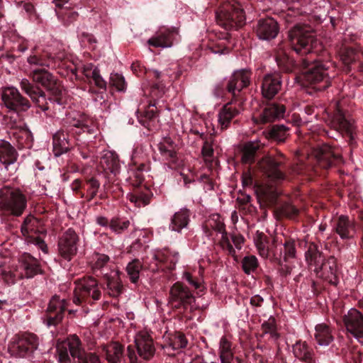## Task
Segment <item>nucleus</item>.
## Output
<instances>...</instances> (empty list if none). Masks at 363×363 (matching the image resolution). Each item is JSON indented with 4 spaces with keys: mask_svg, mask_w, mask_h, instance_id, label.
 <instances>
[{
    "mask_svg": "<svg viewBox=\"0 0 363 363\" xmlns=\"http://www.w3.org/2000/svg\"><path fill=\"white\" fill-rule=\"evenodd\" d=\"M39 345L38 337L30 333L15 335L8 345L9 352L16 357L30 358Z\"/></svg>",
    "mask_w": 363,
    "mask_h": 363,
    "instance_id": "nucleus-7",
    "label": "nucleus"
},
{
    "mask_svg": "<svg viewBox=\"0 0 363 363\" xmlns=\"http://www.w3.org/2000/svg\"><path fill=\"white\" fill-rule=\"evenodd\" d=\"M26 192L18 187L4 186L0 188V210L3 214L20 217L28 206Z\"/></svg>",
    "mask_w": 363,
    "mask_h": 363,
    "instance_id": "nucleus-3",
    "label": "nucleus"
},
{
    "mask_svg": "<svg viewBox=\"0 0 363 363\" xmlns=\"http://www.w3.org/2000/svg\"><path fill=\"white\" fill-rule=\"evenodd\" d=\"M9 116L6 118V125L13 130V134L15 135L17 130H19L21 133L28 135L29 133L28 130L24 128V123L22 121L20 116L17 113L18 111H11Z\"/></svg>",
    "mask_w": 363,
    "mask_h": 363,
    "instance_id": "nucleus-45",
    "label": "nucleus"
},
{
    "mask_svg": "<svg viewBox=\"0 0 363 363\" xmlns=\"http://www.w3.org/2000/svg\"><path fill=\"white\" fill-rule=\"evenodd\" d=\"M305 257L308 265L314 267V272L318 277L331 285L337 286L338 284L337 267L334 257H330L324 262L323 255L315 247H309L306 252Z\"/></svg>",
    "mask_w": 363,
    "mask_h": 363,
    "instance_id": "nucleus-4",
    "label": "nucleus"
},
{
    "mask_svg": "<svg viewBox=\"0 0 363 363\" xmlns=\"http://www.w3.org/2000/svg\"><path fill=\"white\" fill-rule=\"evenodd\" d=\"M242 108L240 103L235 101L225 104L218 113V125L221 130L228 129L233 120L240 114Z\"/></svg>",
    "mask_w": 363,
    "mask_h": 363,
    "instance_id": "nucleus-25",
    "label": "nucleus"
},
{
    "mask_svg": "<svg viewBox=\"0 0 363 363\" xmlns=\"http://www.w3.org/2000/svg\"><path fill=\"white\" fill-rule=\"evenodd\" d=\"M129 225L130 221L128 220L113 218L110 220V229L117 234L124 232Z\"/></svg>",
    "mask_w": 363,
    "mask_h": 363,
    "instance_id": "nucleus-57",
    "label": "nucleus"
},
{
    "mask_svg": "<svg viewBox=\"0 0 363 363\" xmlns=\"http://www.w3.org/2000/svg\"><path fill=\"white\" fill-rule=\"evenodd\" d=\"M20 268L22 271V277L27 279L33 278L43 272L39 261L27 253L24 254L21 258Z\"/></svg>",
    "mask_w": 363,
    "mask_h": 363,
    "instance_id": "nucleus-28",
    "label": "nucleus"
},
{
    "mask_svg": "<svg viewBox=\"0 0 363 363\" xmlns=\"http://www.w3.org/2000/svg\"><path fill=\"white\" fill-rule=\"evenodd\" d=\"M67 304L65 299L54 296L49 302L45 314L42 317L43 323L48 327L58 324L63 318Z\"/></svg>",
    "mask_w": 363,
    "mask_h": 363,
    "instance_id": "nucleus-18",
    "label": "nucleus"
},
{
    "mask_svg": "<svg viewBox=\"0 0 363 363\" xmlns=\"http://www.w3.org/2000/svg\"><path fill=\"white\" fill-rule=\"evenodd\" d=\"M28 62L34 67H54L55 65L52 64L51 60H46L43 57H40L36 55H30L28 57ZM38 68V67H35Z\"/></svg>",
    "mask_w": 363,
    "mask_h": 363,
    "instance_id": "nucleus-59",
    "label": "nucleus"
},
{
    "mask_svg": "<svg viewBox=\"0 0 363 363\" xmlns=\"http://www.w3.org/2000/svg\"><path fill=\"white\" fill-rule=\"evenodd\" d=\"M152 331L147 327L135 329L134 342L138 354L144 359H150L155 352Z\"/></svg>",
    "mask_w": 363,
    "mask_h": 363,
    "instance_id": "nucleus-13",
    "label": "nucleus"
},
{
    "mask_svg": "<svg viewBox=\"0 0 363 363\" xmlns=\"http://www.w3.org/2000/svg\"><path fill=\"white\" fill-rule=\"evenodd\" d=\"M100 164L104 169L107 181L104 184L106 192L118 197L121 195L122 188L117 176L121 171V163L118 155L113 151H108L101 159Z\"/></svg>",
    "mask_w": 363,
    "mask_h": 363,
    "instance_id": "nucleus-5",
    "label": "nucleus"
},
{
    "mask_svg": "<svg viewBox=\"0 0 363 363\" xmlns=\"http://www.w3.org/2000/svg\"><path fill=\"white\" fill-rule=\"evenodd\" d=\"M277 66L284 72L291 71L292 62L286 55H277L275 57Z\"/></svg>",
    "mask_w": 363,
    "mask_h": 363,
    "instance_id": "nucleus-62",
    "label": "nucleus"
},
{
    "mask_svg": "<svg viewBox=\"0 0 363 363\" xmlns=\"http://www.w3.org/2000/svg\"><path fill=\"white\" fill-rule=\"evenodd\" d=\"M1 99L10 111H26L30 107L28 100L23 98L13 86L5 87L2 90Z\"/></svg>",
    "mask_w": 363,
    "mask_h": 363,
    "instance_id": "nucleus-21",
    "label": "nucleus"
},
{
    "mask_svg": "<svg viewBox=\"0 0 363 363\" xmlns=\"http://www.w3.org/2000/svg\"><path fill=\"white\" fill-rule=\"evenodd\" d=\"M339 55L342 62L348 66L355 61L357 52L354 48L345 46L340 49Z\"/></svg>",
    "mask_w": 363,
    "mask_h": 363,
    "instance_id": "nucleus-54",
    "label": "nucleus"
},
{
    "mask_svg": "<svg viewBox=\"0 0 363 363\" xmlns=\"http://www.w3.org/2000/svg\"><path fill=\"white\" fill-rule=\"evenodd\" d=\"M39 225L40 221L35 217L28 215L24 218L21 231L28 244L34 245L44 253H48V245L44 240L39 236L33 235L40 233Z\"/></svg>",
    "mask_w": 363,
    "mask_h": 363,
    "instance_id": "nucleus-14",
    "label": "nucleus"
},
{
    "mask_svg": "<svg viewBox=\"0 0 363 363\" xmlns=\"http://www.w3.org/2000/svg\"><path fill=\"white\" fill-rule=\"evenodd\" d=\"M216 18L222 23H240L245 20L244 10L237 2H226L220 5L216 12Z\"/></svg>",
    "mask_w": 363,
    "mask_h": 363,
    "instance_id": "nucleus-20",
    "label": "nucleus"
},
{
    "mask_svg": "<svg viewBox=\"0 0 363 363\" xmlns=\"http://www.w3.org/2000/svg\"><path fill=\"white\" fill-rule=\"evenodd\" d=\"M332 229L342 240L353 239L357 233L355 222L345 215H340L333 220Z\"/></svg>",
    "mask_w": 363,
    "mask_h": 363,
    "instance_id": "nucleus-23",
    "label": "nucleus"
},
{
    "mask_svg": "<svg viewBox=\"0 0 363 363\" xmlns=\"http://www.w3.org/2000/svg\"><path fill=\"white\" fill-rule=\"evenodd\" d=\"M342 322L346 334L363 345V314L355 308H351L343 316Z\"/></svg>",
    "mask_w": 363,
    "mask_h": 363,
    "instance_id": "nucleus-15",
    "label": "nucleus"
},
{
    "mask_svg": "<svg viewBox=\"0 0 363 363\" xmlns=\"http://www.w3.org/2000/svg\"><path fill=\"white\" fill-rule=\"evenodd\" d=\"M314 339L319 346L330 345L334 340L332 328L325 323L317 324L315 327Z\"/></svg>",
    "mask_w": 363,
    "mask_h": 363,
    "instance_id": "nucleus-34",
    "label": "nucleus"
},
{
    "mask_svg": "<svg viewBox=\"0 0 363 363\" xmlns=\"http://www.w3.org/2000/svg\"><path fill=\"white\" fill-rule=\"evenodd\" d=\"M303 65L308 68L303 74V79L306 84L317 91L325 90L330 85V79L335 77L332 74L335 70V65L332 61L318 59L310 63V60L305 58L303 60Z\"/></svg>",
    "mask_w": 363,
    "mask_h": 363,
    "instance_id": "nucleus-1",
    "label": "nucleus"
},
{
    "mask_svg": "<svg viewBox=\"0 0 363 363\" xmlns=\"http://www.w3.org/2000/svg\"><path fill=\"white\" fill-rule=\"evenodd\" d=\"M218 354L220 363H231L234 354L232 350V343L225 336H223L219 342Z\"/></svg>",
    "mask_w": 363,
    "mask_h": 363,
    "instance_id": "nucleus-44",
    "label": "nucleus"
},
{
    "mask_svg": "<svg viewBox=\"0 0 363 363\" xmlns=\"http://www.w3.org/2000/svg\"><path fill=\"white\" fill-rule=\"evenodd\" d=\"M181 40L179 28L162 26L160 30L147 40L150 46L169 48L177 44Z\"/></svg>",
    "mask_w": 363,
    "mask_h": 363,
    "instance_id": "nucleus-16",
    "label": "nucleus"
},
{
    "mask_svg": "<svg viewBox=\"0 0 363 363\" xmlns=\"http://www.w3.org/2000/svg\"><path fill=\"white\" fill-rule=\"evenodd\" d=\"M66 123L68 124V131L80 136L84 135L83 139L89 140L94 138L96 133V125L91 118L87 116L71 112L67 114Z\"/></svg>",
    "mask_w": 363,
    "mask_h": 363,
    "instance_id": "nucleus-8",
    "label": "nucleus"
},
{
    "mask_svg": "<svg viewBox=\"0 0 363 363\" xmlns=\"http://www.w3.org/2000/svg\"><path fill=\"white\" fill-rule=\"evenodd\" d=\"M106 279L105 291L111 297H118L122 292L123 285L118 269H111L110 274L104 277Z\"/></svg>",
    "mask_w": 363,
    "mask_h": 363,
    "instance_id": "nucleus-33",
    "label": "nucleus"
},
{
    "mask_svg": "<svg viewBox=\"0 0 363 363\" xmlns=\"http://www.w3.org/2000/svg\"><path fill=\"white\" fill-rule=\"evenodd\" d=\"M148 167L145 164H140L139 166L133 165L128 171L129 179L133 181V185L140 184L144 180V172H147Z\"/></svg>",
    "mask_w": 363,
    "mask_h": 363,
    "instance_id": "nucleus-50",
    "label": "nucleus"
},
{
    "mask_svg": "<svg viewBox=\"0 0 363 363\" xmlns=\"http://www.w3.org/2000/svg\"><path fill=\"white\" fill-rule=\"evenodd\" d=\"M21 89L29 96L31 100L42 111H45L50 109V104L62 106L64 101L61 98L54 97L48 99L45 93L38 86H33L27 79H22L20 83Z\"/></svg>",
    "mask_w": 363,
    "mask_h": 363,
    "instance_id": "nucleus-11",
    "label": "nucleus"
},
{
    "mask_svg": "<svg viewBox=\"0 0 363 363\" xmlns=\"http://www.w3.org/2000/svg\"><path fill=\"white\" fill-rule=\"evenodd\" d=\"M52 145L55 157H60L69 150V140L63 130H60L53 135Z\"/></svg>",
    "mask_w": 363,
    "mask_h": 363,
    "instance_id": "nucleus-36",
    "label": "nucleus"
},
{
    "mask_svg": "<svg viewBox=\"0 0 363 363\" xmlns=\"http://www.w3.org/2000/svg\"><path fill=\"white\" fill-rule=\"evenodd\" d=\"M204 235L208 238H212V230L220 233L225 230L223 219L219 213H211L206 219L202 225Z\"/></svg>",
    "mask_w": 363,
    "mask_h": 363,
    "instance_id": "nucleus-31",
    "label": "nucleus"
},
{
    "mask_svg": "<svg viewBox=\"0 0 363 363\" xmlns=\"http://www.w3.org/2000/svg\"><path fill=\"white\" fill-rule=\"evenodd\" d=\"M80 363H101V360L98 355L95 353H85L81 359H78Z\"/></svg>",
    "mask_w": 363,
    "mask_h": 363,
    "instance_id": "nucleus-64",
    "label": "nucleus"
},
{
    "mask_svg": "<svg viewBox=\"0 0 363 363\" xmlns=\"http://www.w3.org/2000/svg\"><path fill=\"white\" fill-rule=\"evenodd\" d=\"M169 305L183 312H193L201 308L189 288L179 282H176L169 290Z\"/></svg>",
    "mask_w": 363,
    "mask_h": 363,
    "instance_id": "nucleus-6",
    "label": "nucleus"
},
{
    "mask_svg": "<svg viewBox=\"0 0 363 363\" xmlns=\"http://www.w3.org/2000/svg\"><path fill=\"white\" fill-rule=\"evenodd\" d=\"M86 185L89 199H94L98 193L100 187V182L96 178L91 177L86 181Z\"/></svg>",
    "mask_w": 363,
    "mask_h": 363,
    "instance_id": "nucleus-61",
    "label": "nucleus"
},
{
    "mask_svg": "<svg viewBox=\"0 0 363 363\" xmlns=\"http://www.w3.org/2000/svg\"><path fill=\"white\" fill-rule=\"evenodd\" d=\"M333 106L335 111L330 121L331 128L339 133L345 132L347 133H351L353 128V122L343 110L342 102L337 101Z\"/></svg>",
    "mask_w": 363,
    "mask_h": 363,
    "instance_id": "nucleus-24",
    "label": "nucleus"
},
{
    "mask_svg": "<svg viewBox=\"0 0 363 363\" xmlns=\"http://www.w3.org/2000/svg\"><path fill=\"white\" fill-rule=\"evenodd\" d=\"M161 156L168 162L176 164L177 161L175 145L170 138H165L159 144Z\"/></svg>",
    "mask_w": 363,
    "mask_h": 363,
    "instance_id": "nucleus-38",
    "label": "nucleus"
},
{
    "mask_svg": "<svg viewBox=\"0 0 363 363\" xmlns=\"http://www.w3.org/2000/svg\"><path fill=\"white\" fill-rule=\"evenodd\" d=\"M92 270L97 275L103 277L110 274L111 269H116L110 258L105 254L96 253L90 262Z\"/></svg>",
    "mask_w": 363,
    "mask_h": 363,
    "instance_id": "nucleus-29",
    "label": "nucleus"
},
{
    "mask_svg": "<svg viewBox=\"0 0 363 363\" xmlns=\"http://www.w3.org/2000/svg\"><path fill=\"white\" fill-rule=\"evenodd\" d=\"M306 24H296L289 32V39L292 49L298 55H322L326 52L322 43L315 38Z\"/></svg>",
    "mask_w": 363,
    "mask_h": 363,
    "instance_id": "nucleus-2",
    "label": "nucleus"
},
{
    "mask_svg": "<svg viewBox=\"0 0 363 363\" xmlns=\"http://www.w3.org/2000/svg\"><path fill=\"white\" fill-rule=\"evenodd\" d=\"M57 353L60 363H71L69 354L73 358L81 359L84 354V351L78 336L72 335L69 336L66 341L57 345Z\"/></svg>",
    "mask_w": 363,
    "mask_h": 363,
    "instance_id": "nucleus-12",
    "label": "nucleus"
},
{
    "mask_svg": "<svg viewBox=\"0 0 363 363\" xmlns=\"http://www.w3.org/2000/svg\"><path fill=\"white\" fill-rule=\"evenodd\" d=\"M110 84L116 91L125 92L127 84L124 77L118 73H111L110 76Z\"/></svg>",
    "mask_w": 363,
    "mask_h": 363,
    "instance_id": "nucleus-55",
    "label": "nucleus"
},
{
    "mask_svg": "<svg viewBox=\"0 0 363 363\" xmlns=\"http://www.w3.org/2000/svg\"><path fill=\"white\" fill-rule=\"evenodd\" d=\"M294 356L306 363H315L313 350L306 342L298 340L292 347Z\"/></svg>",
    "mask_w": 363,
    "mask_h": 363,
    "instance_id": "nucleus-35",
    "label": "nucleus"
},
{
    "mask_svg": "<svg viewBox=\"0 0 363 363\" xmlns=\"http://www.w3.org/2000/svg\"><path fill=\"white\" fill-rule=\"evenodd\" d=\"M61 11H56L57 16L62 18V21H67V23H72L77 21L78 13L72 10L67 9L60 8Z\"/></svg>",
    "mask_w": 363,
    "mask_h": 363,
    "instance_id": "nucleus-60",
    "label": "nucleus"
},
{
    "mask_svg": "<svg viewBox=\"0 0 363 363\" xmlns=\"http://www.w3.org/2000/svg\"><path fill=\"white\" fill-rule=\"evenodd\" d=\"M275 258H281L284 262H287L289 258H294L296 256L295 242L294 240H289L283 245H277L274 252Z\"/></svg>",
    "mask_w": 363,
    "mask_h": 363,
    "instance_id": "nucleus-41",
    "label": "nucleus"
},
{
    "mask_svg": "<svg viewBox=\"0 0 363 363\" xmlns=\"http://www.w3.org/2000/svg\"><path fill=\"white\" fill-rule=\"evenodd\" d=\"M261 329L264 334H269L270 337L274 340L279 337V335L277 333L276 320L272 315L262 323Z\"/></svg>",
    "mask_w": 363,
    "mask_h": 363,
    "instance_id": "nucleus-51",
    "label": "nucleus"
},
{
    "mask_svg": "<svg viewBox=\"0 0 363 363\" xmlns=\"http://www.w3.org/2000/svg\"><path fill=\"white\" fill-rule=\"evenodd\" d=\"M220 234H221L220 245L222 248L224 250H226L229 255L235 256V250L230 242L226 230L224 233H220Z\"/></svg>",
    "mask_w": 363,
    "mask_h": 363,
    "instance_id": "nucleus-63",
    "label": "nucleus"
},
{
    "mask_svg": "<svg viewBox=\"0 0 363 363\" xmlns=\"http://www.w3.org/2000/svg\"><path fill=\"white\" fill-rule=\"evenodd\" d=\"M286 108L284 105L277 103L268 104L260 114L259 118L262 123H271L275 120L284 117Z\"/></svg>",
    "mask_w": 363,
    "mask_h": 363,
    "instance_id": "nucleus-32",
    "label": "nucleus"
},
{
    "mask_svg": "<svg viewBox=\"0 0 363 363\" xmlns=\"http://www.w3.org/2000/svg\"><path fill=\"white\" fill-rule=\"evenodd\" d=\"M242 269L245 274H250L258 267V261L255 255L245 256L242 260Z\"/></svg>",
    "mask_w": 363,
    "mask_h": 363,
    "instance_id": "nucleus-56",
    "label": "nucleus"
},
{
    "mask_svg": "<svg viewBox=\"0 0 363 363\" xmlns=\"http://www.w3.org/2000/svg\"><path fill=\"white\" fill-rule=\"evenodd\" d=\"M179 257L178 252L169 250L154 253L152 256V262L147 266V269L152 272L163 271L165 269L172 270L174 269Z\"/></svg>",
    "mask_w": 363,
    "mask_h": 363,
    "instance_id": "nucleus-19",
    "label": "nucleus"
},
{
    "mask_svg": "<svg viewBox=\"0 0 363 363\" xmlns=\"http://www.w3.org/2000/svg\"><path fill=\"white\" fill-rule=\"evenodd\" d=\"M33 81L44 86H48L53 82V76L44 68H33Z\"/></svg>",
    "mask_w": 363,
    "mask_h": 363,
    "instance_id": "nucleus-47",
    "label": "nucleus"
},
{
    "mask_svg": "<svg viewBox=\"0 0 363 363\" xmlns=\"http://www.w3.org/2000/svg\"><path fill=\"white\" fill-rule=\"evenodd\" d=\"M269 135L272 139L282 143L289 135V128L284 125H275L270 130Z\"/></svg>",
    "mask_w": 363,
    "mask_h": 363,
    "instance_id": "nucleus-52",
    "label": "nucleus"
},
{
    "mask_svg": "<svg viewBox=\"0 0 363 363\" xmlns=\"http://www.w3.org/2000/svg\"><path fill=\"white\" fill-rule=\"evenodd\" d=\"M141 269L142 264L139 259H135L128 264L126 272L132 283L138 281Z\"/></svg>",
    "mask_w": 363,
    "mask_h": 363,
    "instance_id": "nucleus-53",
    "label": "nucleus"
},
{
    "mask_svg": "<svg viewBox=\"0 0 363 363\" xmlns=\"http://www.w3.org/2000/svg\"><path fill=\"white\" fill-rule=\"evenodd\" d=\"M254 242L259 255L263 258H267L269 255L267 237L263 233L257 232L254 238Z\"/></svg>",
    "mask_w": 363,
    "mask_h": 363,
    "instance_id": "nucleus-46",
    "label": "nucleus"
},
{
    "mask_svg": "<svg viewBox=\"0 0 363 363\" xmlns=\"http://www.w3.org/2000/svg\"><path fill=\"white\" fill-rule=\"evenodd\" d=\"M16 160L17 152L15 148L8 141L0 140V163L7 167Z\"/></svg>",
    "mask_w": 363,
    "mask_h": 363,
    "instance_id": "nucleus-37",
    "label": "nucleus"
},
{
    "mask_svg": "<svg viewBox=\"0 0 363 363\" xmlns=\"http://www.w3.org/2000/svg\"><path fill=\"white\" fill-rule=\"evenodd\" d=\"M281 80L278 72L267 74L264 76L262 83V94L266 99H272L280 90Z\"/></svg>",
    "mask_w": 363,
    "mask_h": 363,
    "instance_id": "nucleus-27",
    "label": "nucleus"
},
{
    "mask_svg": "<svg viewBox=\"0 0 363 363\" xmlns=\"http://www.w3.org/2000/svg\"><path fill=\"white\" fill-rule=\"evenodd\" d=\"M313 153L318 164L325 169L342 162L340 150L327 144H322L313 149Z\"/></svg>",
    "mask_w": 363,
    "mask_h": 363,
    "instance_id": "nucleus-17",
    "label": "nucleus"
},
{
    "mask_svg": "<svg viewBox=\"0 0 363 363\" xmlns=\"http://www.w3.org/2000/svg\"><path fill=\"white\" fill-rule=\"evenodd\" d=\"M127 199L136 207H143L150 203L151 196L150 193L135 191L127 194Z\"/></svg>",
    "mask_w": 363,
    "mask_h": 363,
    "instance_id": "nucleus-48",
    "label": "nucleus"
},
{
    "mask_svg": "<svg viewBox=\"0 0 363 363\" xmlns=\"http://www.w3.org/2000/svg\"><path fill=\"white\" fill-rule=\"evenodd\" d=\"M203 273V269L200 267L198 272L199 277L193 275L189 272H184L183 273V279L187 281L192 287L195 289H198L200 291H203L205 289L203 286V281L202 279V274Z\"/></svg>",
    "mask_w": 363,
    "mask_h": 363,
    "instance_id": "nucleus-49",
    "label": "nucleus"
},
{
    "mask_svg": "<svg viewBox=\"0 0 363 363\" xmlns=\"http://www.w3.org/2000/svg\"><path fill=\"white\" fill-rule=\"evenodd\" d=\"M79 244V235L72 228H68L59 238L57 242L59 255L63 260L70 262L77 254Z\"/></svg>",
    "mask_w": 363,
    "mask_h": 363,
    "instance_id": "nucleus-10",
    "label": "nucleus"
},
{
    "mask_svg": "<svg viewBox=\"0 0 363 363\" xmlns=\"http://www.w3.org/2000/svg\"><path fill=\"white\" fill-rule=\"evenodd\" d=\"M73 303L77 306L83 302H89L88 299L99 300L101 297L97 281L93 277H83L74 281Z\"/></svg>",
    "mask_w": 363,
    "mask_h": 363,
    "instance_id": "nucleus-9",
    "label": "nucleus"
},
{
    "mask_svg": "<svg viewBox=\"0 0 363 363\" xmlns=\"http://www.w3.org/2000/svg\"><path fill=\"white\" fill-rule=\"evenodd\" d=\"M250 78L251 72L247 69L235 71L228 81L227 91L235 96L242 89L250 84Z\"/></svg>",
    "mask_w": 363,
    "mask_h": 363,
    "instance_id": "nucleus-26",
    "label": "nucleus"
},
{
    "mask_svg": "<svg viewBox=\"0 0 363 363\" xmlns=\"http://www.w3.org/2000/svg\"><path fill=\"white\" fill-rule=\"evenodd\" d=\"M255 29L258 38L265 40L274 39L279 31L278 24H257Z\"/></svg>",
    "mask_w": 363,
    "mask_h": 363,
    "instance_id": "nucleus-43",
    "label": "nucleus"
},
{
    "mask_svg": "<svg viewBox=\"0 0 363 363\" xmlns=\"http://www.w3.org/2000/svg\"><path fill=\"white\" fill-rule=\"evenodd\" d=\"M101 352L106 356V359L110 363H118L122 358L123 347L116 342L108 345H101Z\"/></svg>",
    "mask_w": 363,
    "mask_h": 363,
    "instance_id": "nucleus-39",
    "label": "nucleus"
},
{
    "mask_svg": "<svg viewBox=\"0 0 363 363\" xmlns=\"http://www.w3.org/2000/svg\"><path fill=\"white\" fill-rule=\"evenodd\" d=\"M283 162L277 160L274 157L267 155L258 163L259 168L263 174L273 182H281L286 178L279 167Z\"/></svg>",
    "mask_w": 363,
    "mask_h": 363,
    "instance_id": "nucleus-22",
    "label": "nucleus"
},
{
    "mask_svg": "<svg viewBox=\"0 0 363 363\" xmlns=\"http://www.w3.org/2000/svg\"><path fill=\"white\" fill-rule=\"evenodd\" d=\"M83 72L87 78H91L93 80L98 88L104 90L106 89V82L101 76L99 68L92 63L84 65Z\"/></svg>",
    "mask_w": 363,
    "mask_h": 363,
    "instance_id": "nucleus-42",
    "label": "nucleus"
},
{
    "mask_svg": "<svg viewBox=\"0 0 363 363\" xmlns=\"http://www.w3.org/2000/svg\"><path fill=\"white\" fill-rule=\"evenodd\" d=\"M191 211L187 208H182L174 213L170 220L169 229L178 233L188 228L190 223Z\"/></svg>",
    "mask_w": 363,
    "mask_h": 363,
    "instance_id": "nucleus-30",
    "label": "nucleus"
},
{
    "mask_svg": "<svg viewBox=\"0 0 363 363\" xmlns=\"http://www.w3.org/2000/svg\"><path fill=\"white\" fill-rule=\"evenodd\" d=\"M261 145L262 144L259 140L249 141L245 143L242 147V162L245 164L254 163L257 152Z\"/></svg>",
    "mask_w": 363,
    "mask_h": 363,
    "instance_id": "nucleus-40",
    "label": "nucleus"
},
{
    "mask_svg": "<svg viewBox=\"0 0 363 363\" xmlns=\"http://www.w3.org/2000/svg\"><path fill=\"white\" fill-rule=\"evenodd\" d=\"M201 153L206 162H211L213 161L214 150L213 147V143L211 140H206L204 141Z\"/></svg>",
    "mask_w": 363,
    "mask_h": 363,
    "instance_id": "nucleus-58",
    "label": "nucleus"
}]
</instances>
